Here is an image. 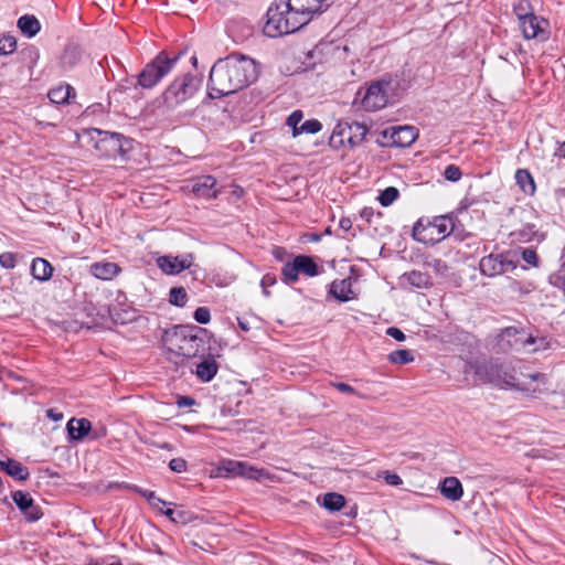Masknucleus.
<instances>
[{
  "label": "nucleus",
  "instance_id": "25",
  "mask_svg": "<svg viewBox=\"0 0 565 565\" xmlns=\"http://www.w3.org/2000/svg\"><path fill=\"white\" fill-rule=\"evenodd\" d=\"M330 295H332L338 300L345 302L354 298L352 291V282L350 278L334 280L330 285Z\"/></svg>",
  "mask_w": 565,
  "mask_h": 565
},
{
  "label": "nucleus",
  "instance_id": "21",
  "mask_svg": "<svg viewBox=\"0 0 565 565\" xmlns=\"http://www.w3.org/2000/svg\"><path fill=\"white\" fill-rule=\"evenodd\" d=\"M392 145L396 147H408L417 138V130L413 126H398L391 129Z\"/></svg>",
  "mask_w": 565,
  "mask_h": 565
},
{
  "label": "nucleus",
  "instance_id": "54",
  "mask_svg": "<svg viewBox=\"0 0 565 565\" xmlns=\"http://www.w3.org/2000/svg\"><path fill=\"white\" fill-rule=\"evenodd\" d=\"M386 334L399 342H402L406 339V335L404 334V332L396 327H390L386 330Z\"/></svg>",
  "mask_w": 565,
  "mask_h": 565
},
{
  "label": "nucleus",
  "instance_id": "43",
  "mask_svg": "<svg viewBox=\"0 0 565 565\" xmlns=\"http://www.w3.org/2000/svg\"><path fill=\"white\" fill-rule=\"evenodd\" d=\"M322 129V124L318 119H309L302 122L299 127V135L301 134H317Z\"/></svg>",
  "mask_w": 565,
  "mask_h": 565
},
{
  "label": "nucleus",
  "instance_id": "16",
  "mask_svg": "<svg viewBox=\"0 0 565 565\" xmlns=\"http://www.w3.org/2000/svg\"><path fill=\"white\" fill-rule=\"evenodd\" d=\"M12 500L28 522H36L43 516L41 508L34 503L29 492L18 490L12 493Z\"/></svg>",
  "mask_w": 565,
  "mask_h": 565
},
{
  "label": "nucleus",
  "instance_id": "22",
  "mask_svg": "<svg viewBox=\"0 0 565 565\" xmlns=\"http://www.w3.org/2000/svg\"><path fill=\"white\" fill-rule=\"evenodd\" d=\"M439 491L450 501H459L463 495L462 484L456 477H446L439 483Z\"/></svg>",
  "mask_w": 565,
  "mask_h": 565
},
{
  "label": "nucleus",
  "instance_id": "14",
  "mask_svg": "<svg viewBox=\"0 0 565 565\" xmlns=\"http://www.w3.org/2000/svg\"><path fill=\"white\" fill-rule=\"evenodd\" d=\"M193 262L194 256L191 253L181 256L163 255L157 258V266L166 275H178L189 269Z\"/></svg>",
  "mask_w": 565,
  "mask_h": 565
},
{
  "label": "nucleus",
  "instance_id": "13",
  "mask_svg": "<svg viewBox=\"0 0 565 565\" xmlns=\"http://www.w3.org/2000/svg\"><path fill=\"white\" fill-rule=\"evenodd\" d=\"M520 28L525 39H539L545 41L548 38V33L545 29L547 21L539 19L534 13L519 14Z\"/></svg>",
  "mask_w": 565,
  "mask_h": 565
},
{
  "label": "nucleus",
  "instance_id": "53",
  "mask_svg": "<svg viewBox=\"0 0 565 565\" xmlns=\"http://www.w3.org/2000/svg\"><path fill=\"white\" fill-rule=\"evenodd\" d=\"M260 284L264 289V294L266 296H268L269 292H268L267 288L270 286H274L276 284V277L271 274H266L263 276Z\"/></svg>",
  "mask_w": 565,
  "mask_h": 565
},
{
  "label": "nucleus",
  "instance_id": "45",
  "mask_svg": "<svg viewBox=\"0 0 565 565\" xmlns=\"http://www.w3.org/2000/svg\"><path fill=\"white\" fill-rule=\"evenodd\" d=\"M461 170L458 166H455V164H449L446 167L445 171H444V177L446 178V180L448 181H451V182H457L461 179Z\"/></svg>",
  "mask_w": 565,
  "mask_h": 565
},
{
  "label": "nucleus",
  "instance_id": "36",
  "mask_svg": "<svg viewBox=\"0 0 565 565\" xmlns=\"http://www.w3.org/2000/svg\"><path fill=\"white\" fill-rule=\"evenodd\" d=\"M81 60V51L76 46H68L61 56V64L65 70L73 68Z\"/></svg>",
  "mask_w": 565,
  "mask_h": 565
},
{
  "label": "nucleus",
  "instance_id": "44",
  "mask_svg": "<svg viewBox=\"0 0 565 565\" xmlns=\"http://www.w3.org/2000/svg\"><path fill=\"white\" fill-rule=\"evenodd\" d=\"M17 49V41L13 36H3L0 39V54H10Z\"/></svg>",
  "mask_w": 565,
  "mask_h": 565
},
{
  "label": "nucleus",
  "instance_id": "34",
  "mask_svg": "<svg viewBox=\"0 0 565 565\" xmlns=\"http://www.w3.org/2000/svg\"><path fill=\"white\" fill-rule=\"evenodd\" d=\"M515 180L521 190L526 194H534L535 182L532 174L526 169H519L515 172Z\"/></svg>",
  "mask_w": 565,
  "mask_h": 565
},
{
  "label": "nucleus",
  "instance_id": "60",
  "mask_svg": "<svg viewBox=\"0 0 565 565\" xmlns=\"http://www.w3.org/2000/svg\"><path fill=\"white\" fill-rule=\"evenodd\" d=\"M514 11L516 13V15L519 17V14H524L525 12V8L523 7V3L520 2L518 6L514 7Z\"/></svg>",
  "mask_w": 565,
  "mask_h": 565
},
{
  "label": "nucleus",
  "instance_id": "20",
  "mask_svg": "<svg viewBox=\"0 0 565 565\" xmlns=\"http://www.w3.org/2000/svg\"><path fill=\"white\" fill-rule=\"evenodd\" d=\"M282 11L286 13L285 25H287L286 30L288 34L300 30L311 21L307 15L300 12V10H296L294 6H288V1L282 2Z\"/></svg>",
  "mask_w": 565,
  "mask_h": 565
},
{
  "label": "nucleus",
  "instance_id": "63",
  "mask_svg": "<svg viewBox=\"0 0 565 565\" xmlns=\"http://www.w3.org/2000/svg\"><path fill=\"white\" fill-rule=\"evenodd\" d=\"M191 63H192L194 66H196L198 58H196V56H195V55H193V56L191 57Z\"/></svg>",
  "mask_w": 565,
  "mask_h": 565
},
{
  "label": "nucleus",
  "instance_id": "12",
  "mask_svg": "<svg viewBox=\"0 0 565 565\" xmlns=\"http://www.w3.org/2000/svg\"><path fill=\"white\" fill-rule=\"evenodd\" d=\"M500 367H498V362L493 360L489 361H469L466 362L463 367V373L468 374L469 372H473L476 380L481 383H490L495 384L498 382V372H500Z\"/></svg>",
  "mask_w": 565,
  "mask_h": 565
},
{
  "label": "nucleus",
  "instance_id": "2",
  "mask_svg": "<svg viewBox=\"0 0 565 565\" xmlns=\"http://www.w3.org/2000/svg\"><path fill=\"white\" fill-rule=\"evenodd\" d=\"M401 82L397 76L384 75L372 82L366 88H360L352 102L353 107L365 111L384 108L390 98L398 94Z\"/></svg>",
  "mask_w": 565,
  "mask_h": 565
},
{
  "label": "nucleus",
  "instance_id": "56",
  "mask_svg": "<svg viewBox=\"0 0 565 565\" xmlns=\"http://www.w3.org/2000/svg\"><path fill=\"white\" fill-rule=\"evenodd\" d=\"M195 404V399L190 396H178L177 405L179 407H189Z\"/></svg>",
  "mask_w": 565,
  "mask_h": 565
},
{
  "label": "nucleus",
  "instance_id": "52",
  "mask_svg": "<svg viewBox=\"0 0 565 565\" xmlns=\"http://www.w3.org/2000/svg\"><path fill=\"white\" fill-rule=\"evenodd\" d=\"M522 258L523 260H525L527 264H531V265H534L536 266L537 265V255L535 253V250L531 249V248H525L523 249L522 252Z\"/></svg>",
  "mask_w": 565,
  "mask_h": 565
},
{
  "label": "nucleus",
  "instance_id": "42",
  "mask_svg": "<svg viewBox=\"0 0 565 565\" xmlns=\"http://www.w3.org/2000/svg\"><path fill=\"white\" fill-rule=\"evenodd\" d=\"M303 118V114L301 110H295L292 111L288 118H287V125L292 129V136L297 137L299 136V127L300 122Z\"/></svg>",
  "mask_w": 565,
  "mask_h": 565
},
{
  "label": "nucleus",
  "instance_id": "19",
  "mask_svg": "<svg viewBox=\"0 0 565 565\" xmlns=\"http://www.w3.org/2000/svg\"><path fill=\"white\" fill-rule=\"evenodd\" d=\"M216 179L212 175H201L193 181L192 192L206 200L215 199L218 195Z\"/></svg>",
  "mask_w": 565,
  "mask_h": 565
},
{
  "label": "nucleus",
  "instance_id": "6",
  "mask_svg": "<svg viewBox=\"0 0 565 565\" xmlns=\"http://www.w3.org/2000/svg\"><path fill=\"white\" fill-rule=\"evenodd\" d=\"M94 147L100 157L116 159L125 157L131 149V140L118 132H109L100 129H92Z\"/></svg>",
  "mask_w": 565,
  "mask_h": 565
},
{
  "label": "nucleus",
  "instance_id": "32",
  "mask_svg": "<svg viewBox=\"0 0 565 565\" xmlns=\"http://www.w3.org/2000/svg\"><path fill=\"white\" fill-rule=\"evenodd\" d=\"M404 278L411 286L419 289L429 288L433 285L430 276L419 270H412L406 273Z\"/></svg>",
  "mask_w": 565,
  "mask_h": 565
},
{
  "label": "nucleus",
  "instance_id": "27",
  "mask_svg": "<svg viewBox=\"0 0 565 565\" xmlns=\"http://www.w3.org/2000/svg\"><path fill=\"white\" fill-rule=\"evenodd\" d=\"M76 95L74 87L68 84H61L47 93L49 99L56 105H63L70 103L71 98Z\"/></svg>",
  "mask_w": 565,
  "mask_h": 565
},
{
  "label": "nucleus",
  "instance_id": "50",
  "mask_svg": "<svg viewBox=\"0 0 565 565\" xmlns=\"http://www.w3.org/2000/svg\"><path fill=\"white\" fill-rule=\"evenodd\" d=\"M169 467L172 471L181 473L186 470V461L182 458H173L169 462Z\"/></svg>",
  "mask_w": 565,
  "mask_h": 565
},
{
  "label": "nucleus",
  "instance_id": "55",
  "mask_svg": "<svg viewBox=\"0 0 565 565\" xmlns=\"http://www.w3.org/2000/svg\"><path fill=\"white\" fill-rule=\"evenodd\" d=\"M332 385H333L338 391H340L341 393H345V394H356L355 388H354V387H352L351 385L347 384V383L338 382V383H332Z\"/></svg>",
  "mask_w": 565,
  "mask_h": 565
},
{
  "label": "nucleus",
  "instance_id": "10",
  "mask_svg": "<svg viewBox=\"0 0 565 565\" xmlns=\"http://www.w3.org/2000/svg\"><path fill=\"white\" fill-rule=\"evenodd\" d=\"M200 330L198 327H184L175 333V347L180 355L192 358L199 354L202 344L198 335Z\"/></svg>",
  "mask_w": 565,
  "mask_h": 565
},
{
  "label": "nucleus",
  "instance_id": "51",
  "mask_svg": "<svg viewBox=\"0 0 565 565\" xmlns=\"http://www.w3.org/2000/svg\"><path fill=\"white\" fill-rule=\"evenodd\" d=\"M383 478L385 482L390 486L397 487L403 483L401 477L397 473L391 472L388 470L383 471Z\"/></svg>",
  "mask_w": 565,
  "mask_h": 565
},
{
  "label": "nucleus",
  "instance_id": "49",
  "mask_svg": "<svg viewBox=\"0 0 565 565\" xmlns=\"http://www.w3.org/2000/svg\"><path fill=\"white\" fill-rule=\"evenodd\" d=\"M510 288L514 292H519L520 295H526L534 289V286L531 282L522 284L520 281L513 280L511 282Z\"/></svg>",
  "mask_w": 565,
  "mask_h": 565
},
{
  "label": "nucleus",
  "instance_id": "24",
  "mask_svg": "<svg viewBox=\"0 0 565 565\" xmlns=\"http://www.w3.org/2000/svg\"><path fill=\"white\" fill-rule=\"evenodd\" d=\"M217 371L218 365L216 361L214 360V358L209 355L207 358H204L200 363L196 364L195 374L201 382L207 383L213 380Z\"/></svg>",
  "mask_w": 565,
  "mask_h": 565
},
{
  "label": "nucleus",
  "instance_id": "11",
  "mask_svg": "<svg viewBox=\"0 0 565 565\" xmlns=\"http://www.w3.org/2000/svg\"><path fill=\"white\" fill-rule=\"evenodd\" d=\"M529 333L522 328L508 327L498 335V347L501 351H526Z\"/></svg>",
  "mask_w": 565,
  "mask_h": 565
},
{
  "label": "nucleus",
  "instance_id": "17",
  "mask_svg": "<svg viewBox=\"0 0 565 565\" xmlns=\"http://www.w3.org/2000/svg\"><path fill=\"white\" fill-rule=\"evenodd\" d=\"M225 469L227 472L234 476H239L252 480H260L262 478L268 476L266 470L256 468L244 461L230 460L226 462Z\"/></svg>",
  "mask_w": 565,
  "mask_h": 565
},
{
  "label": "nucleus",
  "instance_id": "40",
  "mask_svg": "<svg viewBox=\"0 0 565 565\" xmlns=\"http://www.w3.org/2000/svg\"><path fill=\"white\" fill-rule=\"evenodd\" d=\"M282 280L286 284L295 282L298 279L299 270L296 266L295 259L286 263L281 269Z\"/></svg>",
  "mask_w": 565,
  "mask_h": 565
},
{
  "label": "nucleus",
  "instance_id": "59",
  "mask_svg": "<svg viewBox=\"0 0 565 565\" xmlns=\"http://www.w3.org/2000/svg\"><path fill=\"white\" fill-rule=\"evenodd\" d=\"M162 513L168 516L171 521L173 522H177V518H175V511L168 508L167 510L162 511Z\"/></svg>",
  "mask_w": 565,
  "mask_h": 565
},
{
  "label": "nucleus",
  "instance_id": "3",
  "mask_svg": "<svg viewBox=\"0 0 565 565\" xmlns=\"http://www.w3.org/2000/svg\"><path fill=\"white\" fill-rule=\"evenodd\" d=\"M184 54L180 51L178 54H169L166 51L158 53L153 60L145 65L142 71L138 74L137 81L134 78H126L120 84L121 89L137 88L138 86L150 89L153 88L162 78L172 72L178 61Z\"/></svg>",
  "mask_w": 565,
  "mask_h": 565
},
{
  "label": "nucleus",
  "instance_id": "23",
  "mask_svg": "<svg viewBox=\"0 0 565 565\" xmlns=\"http://www.w3.org/2000/svg\"><path fill=\"white\" fill-rule=\"evenodd\" d=\"M288 6H294L296 10H300L310 20L315 14H320L327 10L318 0H288Z\"/></svg>",
  "mask_w": 565,
  "mask_h": 565
},
{
  "label": "nucleus",
  "instance_id": "18",
  "mask_svg": "<svg viewBox=\"0 0 565 565\" xmlns=\"http://www.w3.org/2000/svg\"><path fill=\"white\" fill-rule=\"evenodd\" d=\"M70 443L83 441L92 430V423L87 418H71L66 424Z\"/></svg>",
  "mask_w": 565,
  "mask_h": 565
},
{
  "label": "nucleus",
  "instance_id": "7",
  "mask_svg": "<svg viewBox=\"0 0 565 565\" xmlns=\"http://www.w3.org/2000/svg\"><path fill=\"white\" fill-rule=\"evenodd\" d=\"M498 367H500V372H498V382H495V385L500 387H511L518 391H522L525 393H535L537 391L536 387H532L527 384L526 380H530L531 382H536L544 377L542 373H520L516 374L515 370L505 363H499Z\"/></svg>",
  "mask_w": 565,
  "mask_h": 565
},
{
  "label": "nucleus",
  "instance_id": "1",
  "mask_svg": "<svg viewBox=\"0 0 565 565\" xmlns=\"http://www.w3.org/2000/svg\"><path fill=\"white\" fill-rule=\"evenodd\" d=\"M258 75L255 61L242 54L220 58L210 71L209 88L212 98H221L248 86Z\"/></svg>",
  "mask_w": 565,
  "mask_h": 565
},
{
  "label": "nucleus",
  "instance_id": "30",
  "mask_svg": "<svg viewBox=\"0 0 565 565\" xmlns=\"http://www.w3.org/2000/svg\"><path fill=\"white\" fill-rule=\"evenodd\" d=\"M53 267L44 258H34L31 265V274L34 279L46 281L52 277Z\"/></svg>",
  "mask_w": 565,
  "mask_h": 565
},
{
  "label": "nucleus",
  "instance_id": "8",
  "mask_svg": "<svg viewBox=\"0 0 565 565\" xmlns=\"http://www.w3.org/2000/svg\"><path fill=\"white\" fill-rule=\"evenodd\" d=\"M367 134V127L358 121L339 122L330 137L329 143L332 148L339 149L347 141L351 148L362 143Z\"/></svg>",
  "mask_w": 565,
  "mask_h": 565
},
{
  "label": "nucleus",
  "instance_id": "48",
  "mask_svg": "<svg viewBox=\"0 0 565 565\" xmlns=\"http://www.w3.org/2000/svg\"><path fill=\"white\" fill-rule=\"evenodd\" d=\"M194 319L196 322L201 324H206L211 320V313L210 310L206 307H199L194 311Z\"/></svg>",
  "mask_w": 565,
  "mask_h": 565
},
{
  "label": "nucleus",
  "instance_id": "38",
  "mask_svg": "<svg viewBox=\"0 0 565 565\" xmlns=\"http://www.w3.org/2000/svg\"><path fill=\"white\" fill-rule=\"evenodd\" d=\"M550 348V340L546 337H535L529 334L527 338V352H537Z\"/></svg>",
  "mask_w": 565,
  "mask_h": 565
},
{
  "label": "nucleus",
  "instance_id": "37",
  "mask_svg": "<svg viewBox=\"0 0 565 565\" xmlns=\"http://www.w3.org/2000/svg\"><path fill=\"white\" fill-rule=\"evenodd\" d=\"M169 301L177 307H184L188 301V294L183 287H173L169 291Z\"/></svg>",
  "mask_w": 565,
  "mask_h": 565
},
{
  "label": "nucleus",
  "instance_id": "46",
  "mask_svg": "<svg viewBox=\"0 0 565 565\" xmlns=\"http://www.w3.org/2000/svg\"><path fill=\"white\" fill-rule=\"evenodd\" d=\"M426 265L439 275H446L448 271L447 264L439 258H433L426 262Z\"/></svg>",
  "mask_w": 565,
  "mask_h": 565
},
{
  "label": "nucleus",
  "instance_id": "47",
  "mask_svg": "<svg viewBox=\"0 0 565 565\" xmlns=\"http://www.w3.org/2000/svg\"><path fill=\"white\" fill-rule=\"evenodd\" d=\"M17 265L15 254L6 252L0 254V266L6 269H12Z\"/></svg>",
  "mask_w": 565,
  "mask_h": 565
},
{
  "label": "nucleus",
  "instance_id": "57",
  "mask_svg": "<svg viewBox=\"0 0 565 565\" xmlns=\"http://www.w3.org/2000/svg\"><path fill=\"white\" fill-rule=\"evenodd\" d=\"M46 417L52 419L53 422H60L63 419V413L57 412L54 408H50L46 411Z\"/></svg>",
  "mask_w": 565,
  "mask_h": 565
},
{
  "label": "nucleus",
  "instance_id": "64",
  "mask_svg": "<svg viewBox=\"0 0 565 565\" xmlns=\"http://www.w3.org/2000/svg\"><path fill=\"white\" fill-rule=\"evenodd\" d=\"M324 234L330 235V234H331V228H330V227H327V228L324 230Z\"/></svg>",
  "mask_w": 565,
  "mask_h": 565
},
{
  "label": "nucleus",
  "instance_id": "4",
  "mask_svg": "<svg viewBox=\"0 0 565 565\" xmlns=\"http://www.w3.org/2000/svg\"><path fill=\"white\" fill-rule=\"evenodd\" d=\"M201 84L202 78L190 73L175 77L162 93L163 106L169 110L178 108L198 93Z\"/></svg>",
  "mask_w": 565,
  "mask_h": 565
},
{
  "label": "nucleus",
  "instance_id": "62",
  "mask_svg": "<svg viewBox=\"0 0 565 565\" xmlns=\"http://www.w3.org/2000/svg\"><path fill=\"white\" fill-rule=\"evenodd\" d=\"M559 153L562 157L565 158V141L562 143V146L559 147Z\"/></svg>",
  "mask_w": 565,
  "mask_h": 565
},
{
  "label": "nucleus",
  "instance_id": "9",
  "mask_svg": "<svg viewBox=\"0 0 565 565\" xmlns=\"http://www.w3.org/2000/svg\"><path fill=\"white\" fill-rule=\"evenodd\" d=\"M518 260L509 253L507 254H489L483 256L479 262L481 275L487 277H495L516 268Z\"/></svg>",
  "mask_w": 565,
  "mask_h": 565
},
{
  "label": "nucleus",
  "instance_id": "33",
  "mask_svg": "<svg viewBox=\"0 0 565 565\" xmlns=\"http://www.w3.org/2000/svg\"><path fill=\"white\" fill-rule=\"evenodd\" d=\"M294 259L299 273H302L309 277H315L319 274L318 265L311 257L306 255H298Z\"/></svg>",
  "mask_w": 565,
  "mask_h": 565
},
{
  "label": "nucleus",
  "instance_id": "28",
  "mask_svg": "<svg viewBox=\"0 0 565 565\" xmlns=\"http://www.w3.org/2000/svg\"><path fill=\"white\" fill-rule=\"evenodd\" d=\"M119 271L120 268L115 263H94L90 266L92 275L103 280H109L114 278Z\"/></svg>",
  "mask_w": 565,
  "mask_h": 565
},
{
  "label": "nucleus",
  "instance_id": "41",
  "mask_svg": "<svg viewBox=\"0 0 565 565\" xmlns=\"http://www.w3.org/2000/svg\"><path fill=\"white\" fill-rule=\"evenodd\" d=\"M398 196V190L395 186H388L380 193L379 202L382 206H390Z\"/></svg>",
  "mask_w": 565,
  "mask_h": 565
},
{
  "label": "nucleus",
  "instance_id": "39",
  "mask_svg": "<svg viewBox=\"0 0 565 565\" xmlns=\"http://www.w3.org/2000/svg\"><path fill=\"white\" fill-rule=\"evenodd\" d=\"M388 360L395 364H407L414 361V355L409 350L399 349L391 352Z\"/></svg>",
  "mask_w": 565,
  "mask_h": 565
},
{
  "label": "nucleus",
  "instance_id": "26",
  "mask_svg": "<svg viewBox=\"0 0 565 565\" xmlns=\"http://www.w3.org/2000/svg\"><path fill=\"white\" fill-rule=\"evenodd\" d=\"M0 468L19 481H24L30 476L29 469L14 459L0 460Z\"/></svg>",
  "mask_w": 565,
  "mask_h": 565
},
{
  "label": "nucleus",
  "instance_id": "29",
  "mask_svg": "<svg viewBox=\"0 0 565 565\" xmlns=\"http://www.w3.org/2000/svg\"><path fill=\"white\" fill-rule=\"evenodd\" d=\"M113 487L131 489V490L138 492L139 494H141L143 498L147 499V501L149 502V504L152 508L161 509L163 505L168 504L164 500L157 497L153 491L145 490L137 486H131L129 483L121 482V483H115V484L110 483L109 488H113Z\"/></svg>",
  "mask_w": 565,
  "mask_h": 565
},
{
  "label": "nucleus",
  "instance_id": "61",
  "mask_svg": "<svg viewBox=\"0 0 565 565\" xmlns=\"http://www.w3.org/2000/svg\"><path fill=\"white\" fill-rule=\"evenodd\" d=\"M238 326L244 331H248L249 330L248 323L246 321L239 319V318H238Z\"/></svg>",
  "mask_w": 565,
  "mask_h": 565
},
{
  "label": "nucleus",
  "instance_id": "35",
  "mask_svg": "<svg viewBox=\"0 0 565 565\" xmlns=\"http://www.w3.org/2000/svg\"><path fill=\"white\" fill-rule=\"evenodd\" d=\"M345 504V499L342 494L329 492L323 495L322 507L331 512L341 510Z\"/></svg>",
  "mask_w": 565,
  "mask_h": 565
},
{
  "label": "nucleus",
  "instance_id": "15",
  "mask_svg": "<svg viewBox=\"0 0 565 565\" xmlns=\"http://www.w3.org/2000/svg\"><path fill=\"white\" fill-rule=\"evenodd\" d=\"M282 2L269 7L267 10V21L264 26V33L270 38H277L288 34L285 25L286 13H284Z\"/></svg>",
  "mask_w": 565,
  "mask_h": 565
},
{
  "label": "nucleus",
  "instance_id": "5",
  "mask_svg": "<svg viewBox=\"0 0 565 565\" xmlns=\"http://www.w3.org/2000/svg\"><path fill=\"white\" fill-rule=\"evenodd\" d=\"M454 227L450 215H439L431 221L419 218L413 226V237L419 243L435 245L449 236Z\"/></svg>",
  "mask_w": 565,
  "mask_h": 565
},
{
  "label": "nucleus",
  "instance_id": "58",
  "mask_svg": "<svg viewBox=\"0 0 565 565\" xmlns=\"http://www.w3.org/2000/svg\"><path fill=\"white\" fill-rule=\"evenodd\" d=\"M339 226L344 232H348L352 228V221L349 217H342L339 222Z\"/></svg>",
  "mask_w": 565,
  "mask_h": 565
},
{
  "label": "nucleus",
  "instance_id": "31",
  "mask_svg": "<svg viewBox=\"0 0 565 565\" xmlns=\"http://www.w3.org/2000/svg\"><path fill=\"white\" fill-rule=\"evenodd\" d=\"M18 28L28 38H33L41 30V24L34 15L25 14L19 18Z\"/></svg>",
  "mask_w": 565,
  "mask_h": 565
}]
</instances>
